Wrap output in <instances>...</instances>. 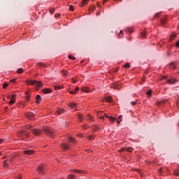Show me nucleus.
<instances>
[{
  "label": "nucleus",
  "mask_w": 179,
  "mask_h": 179,
  "mask_svg": "<svg viewBox=\"0 0 179 179\" xmlns=\"http://www.w3.org/2000/svg\"><path fill=\"white\" fill-rule=\"evenodd\" d=\"M27 83L28 85H31L32 86L36 85V87H41V86H43V83H41V81L36 82V80H28Z\"/></svg>",
  "instance_id": "f257e3e1"
},
{
  "label": "nucleus",
  "mask_w": 179,
  "mask_h": 179,
  "mask_svg": "<svg viewBox=\"0 0 179 179\" xmlns=\"http://www.w3.org/2000/svg\"><path fill=\"white\" fill-rule=\"evenodd\" d=\"M27 128L28 129H30L31 131H32L35 136H40V135H41V130L37 129H30V128H33V126L31 125H29Z\"/></svg>",
  "instance_id": "f03ea898"
},
{
  "label": "nucleus",
  "mask_w": 179,
  "mask_h": 179,
  "mask_svg": "<svg viewBox=\"0 0 179 179\" xmlns=\"http://www.w3.org/2000/svg\"><path fill=\"white\" fill-rule=\"evenodd\" d=\"M43 131L46 134V135H48V136H50L52 138H54V136H55V134H54V131H52L50 128H45Z\"/></svg>",
  "instance_id": "7ed1b4c3"
},
{
  "label": "nucleus",
  "mask_w": 179,
  "mask_h": 179,
  "mask_svg": "<svg viewBox=\"0 0 179 179\" xmlns=\"http://www.w3.org/2000/svg\"><path fill=\"white\" fill-rule=\"evenodd\" d=\"M61 148L63 150H69V149H71V145L66 144V143H62L61 144Z\"/></svg>",
  "instance_id": "20e7f679"
},
{
  "label": "nucleus",
  "mask_w": 179,
  "mask_h": 179,
  "mask_svg": "<svg viewBox=\"0 0 179 179\" xmlns=\"http://www.w3.org/2000/svg\"><path fill=\"white\" fill-rule=\"evenodd\" d=\"M132 150H134V149L131 147L129 148H122L120 149V150H119V152H132Z\"/></svg>",
  "instance_id": "39448f33"
},
{
  "label": "nucleus",
  "mask_w": 179,
  "mask_h": 179,
  "mask_svg": "<svg viewBox=\"0 0 179 179\" xmlns=\"http://www.w3.org/2000/svg\"><path fill=\"white\" fill-rule=\"evenodd\" d=\"M37 171L39 174H44V166L43 165H40L37 169Z\"/></svg>",
  "instance_id": "423d86ee"
},
{
  "label": "nucleus",
  "mask_w": 179,
  "mask_h": 179,
  "mask_svg": "<svg viewBox=\"0 0 179 179\" xmlns=\"http://www.w3.org/2000/svg\"><path fill=\"white\" fill-rule=\"evenodd\" d=\"M68 141L69 143H71V145H75L76 143V140H75V138L69 136L68 137Z\"/></svg>",
  "instance_id": "0eeeda50"
},
{
  "label": "nucleus",
  "mask_w": 179,
  "mask_h": 179,
  "mask_svg": "<svg viewBox=\"0 0 179 179\" xmlns=\"http://www.w3.org/2000/svg\"><path fill=\"white\" fill-rule=\"evenodd\" d=\"M69 106L72 108V110H76V108H78V104L75 103H70L69 104Z\"/></svg>",
  "instance_id": "6e6552de"
},
{
  "label": "nucleus",
  "mask_w": 179,
  "mask_h": 179,
  "mask_svg": "<svg viewBox=\"0 0 179 179\" xmlns=\"http://www.w3.org/2000/svg\"><path fill=\"white\" fill-rule=\"evenodd\" d=\"M78 92H79V87H76L75 89V91H72L71 90H69V92L71 94H76V93H78Z\"/></svg>",
  "instance_id": "1a4fd4ad"
},
{
  "label": "nucleus",
  "mask_w": 179,
  "mask_h": 179,
  "mask_svg": "<svg viewBox=\"0 0 179 179\" xmlns=\"http://www.w3.org/2000/svg\"><path fill=\"white\" fill-rule=\"evenodd\" d=\"M18 136H27V137H29L30 136V134H26V132L24 131H21L18 134Z\"/></svg>",
  "instance_id": "9d476101"
},
{
  "label": "nucleus",
  "mask_w": 179,
  "mask_h": 179,
  "mask_svg": "<svg viewBox=\"0 0 179 179\" xmlns=\"http://www.w3.org/2000/svg\"><path fill=\"white\" fill-rule=\"evenodd\" d=\"M52 92V90H51V89L50 88H45L43 90V93H44L45 94H48L49 93H51Z\"/></svg>",
  "instance_id": "9b49d317"
},
{
  "label": "nucleus",
  "mask_w": 179,
  "mask_h": 179,
  "mask_svg": "<svg viewBox=\"0 0 179 179\" xmlns=\"http://www.w3.org/2000/svg\"><path fill=\"white\" fill-rule=\"evenodd\" d=\"M34 117V113L31 112H29L27 113V118H29V120H31Z\"/></svg>",
  "instance_id": "f8f14e48"
},
{
  "label": "nucleus",
  "mask_w": 179,
  "mask_h": 179,
  "mask_svg": "<svg viewBox=\"0 0 179 179\" xmlns=\"http://www.w3.org/2000/svg\"><path fill=\"white\" fill-rule=\"evenodd\" d=\"M166 82L169 83V85H173V83H176V80L174 78H167Z\"/></svg>",
  "instance_id": "ddd939ff"
},
{
  "label": "nucleus",
  "mask_w": 179,
  "mask_h": 179,
  "mask_svg": "<svg viewBox=\"0 0 179 179\" xmlns=\"http://www.w3.org/2000/svg\"><path fill=\"white\" fill-rule=\"evenodd\" d=\"M166 103H167V100L158 101L157 102V106H163V104H164Z\"/></svg>",
  "instance_id": "4468645a"
},
{
  "label": "nucleus",
  "mask_w": 179,
  "mask_h": 179,
  "mask_svg": "<svg viewBox=\"0 0 179 179\" xmlns=\"http://www.w3.org/2000/svg\"><path fill=\"white\" fill-rule=\"evenodd\" d=\"M24 153L25 155H34V150H27L24 151Z\"/></svg>",
  "instance_id": "2eb2a0df"
},
{
  "label": "nucleus",
  "mask_w": 179,
  "mask_h": 179,
  "mask_svg": "<svg viewBox=\"0 0 179 179\" xmlns=\"http://www.w3.org/2000/svg\"><path fill=\"white\" fill-rule=\"evenodd\" d=\"M81 92H84L85 93H89V92H90V90H89V88H87L86 87H81Z\"/></svg>",
  "instance_id": "dca6fc26"
},
{
  "label": "nucleus",
  "mask_w": 179,
  "mask_h": 179,
  "mask_svg": "<svg viewBox=\"0 0 179 179\" xmlns=\"http://www.w3.org/2000/svg\"><path fill=\"white\" fill-rule=\"evenodd\" d=\"M36 100L37 104H40V101H41V96L36 95Z\"/></svg>",
  "instance_id": "f3484780"
},
{
  "label": "nucleus",
  "mask_w": 179,
  "mask_h": 179,
  "mask_svg": "<svg viewBox=\"0 0 179 179\" xmlns=\"http://www.w3.org/2000/svg\"><path fill=\"white\" fill-rule=\"evenodd\" d=\"M15 101H16V99H10V101H9L8 104L10 106H13L15 104Z\"/></svg>",
  "instance_id": "a211bd4d"
},
{
  "label": "nucleus",
  "mask_w": 179,
  "mask_h": 179,
  "mask_svg": "<svg viewBox=\"0 0 179 179\" xmlns=\"http://www.w3.org/2000/svg\"><path fill=\"white\" fill-rule=\"evenodd\" d=\"M57 113H58L59 114H64V113H65V110H64L63 108H59L57 109Z\"/></svg>",
  "instance_id": "6ab92c4d"
},
{
  "label": "nucleus",
  "mask_w": 179,
  "mask_h": 179,
  "mask_svg": "<svg viewBox=\"0 0 179 179\" xmlns=\"http://www.w3.org/2000/svg\"><path fill=\"white\" fill-rule=\"evenodd\" d=\"M90 0H83V2L81 3V6L83 7L85 5H87V3L89 2Z\"/></svg>",
  "instance_id": "aec40b11"
},
{
  "label": "nucleus",
  "mask_w": 179,
  "mask_h": 179,
  "mask_svg": "<svg viewBox=\"0 0 179 179\" xmlns=\"http://www.w3.org/2000/svg\"><path fill=\"white\" fill-rule=\"evenodd\" d=\"M107 103H112L113 101V99L110 98V96H107L106 99H105Z\"/></svg>",
  "instance_id": "412c9836"
},
{
  "label": "nucleus",
  "mask_w": 179,
  "mask_h": 179,
  "mask_svg": "<svg viewBox=\"0 0 179 179\" xmlns=\"http://www.w3.org/2000/svg\"><path fill=\"white\" fill-rule=\"evenodd\" d=\"M109 120L112 122V124L115 122V121H117V119L115 117H109Z\"/></svg>",
  "instance_id": "4be33fe9"
},
{
  "label": "nucleus",
  "mask_w": 179,
  "mask_h": 179,
  "mask_svg": "<svg viewBox=\"0 0 179 179\" xmlns=\"http://www.w3.org/2000/svg\"><path fill=\"white\" fill-rule=\"evenodd\" d=\"M176 37H177V34H171V37H170V41H171V40H174L176 38Z\"/></svg>",
  "instance_id": "5701e85b"
},
{
  "label": "nucleus",
  "mask_w": 179,
  "mask_h": 179,
  "mask_svg": "<svg viewBox=\"0 0 179 179\" xmlns=\"http://www.w3.org/2000/svg\"><path fill=\"white\" fill-rule=\"evenodd\" d=\"M141 38H146V31L142 32V34H141Z\"/></svg>",
  "instance_id": "b1692460"
},
{
  "label": "nucleus",
  "mask_w": 179,
  "mask_h": 179,
  "mask_svg": "<svg viewBox=\"0 0 179 179\" xmlns=\"http://www.w3.org/2000/svg\"><path fill=\"white\" fill-rule=\"evenodd\" d=\"M73 173H78L79 174H82V173H83V171L73 169Z\"/></svg>",
  "instance_id": "393cba45"
},
{
  "label": "nucleus",
  "mask_w": 179,
  "mask_h": 179,
  "mask_svg": "<svg viewBox=\"0 0 179 179\" xmlns=\"http://www.w3.org/2000/svg\"><path fill=\"white\" fill-rule=\"evenodd\" d=\"M170 66L171 69H176V64L174 63H171Z\"/></svg>",
  "instance_id": "a878e982"
},
{
  "label": "nucleus",
  "mask_w": 179,
  "mask_h": 179,
  "mask_svg": "<svg viewBox=\"0 0 179 179\" xmlns=\"http://www.w3.org/2000/svg\"><path fill=\"white\" fill-rule=\"evenodd\" d=\"M17 73H23V69L20 68L17 71Z\"/></svg>",
  "instance_id": "bb28decb"
},
{
  "label": "nucleus",
  "mask_w": 179,
  "mask_h": 179,
  "mask_svg": "<svg viewBox=\"0 0 179 179\" xmlns=\"http://www.w3.org/2000/svg\"><path fill=\"white\" fill-rule=\"evenodd\" d=\"M62 75H64V76H66L68 75V71L64 70L62 71Z\"/></svg>",
  "instance_id": "cd10ccee"
},
{
  "label": "nucleus",
  "mask_w": 179,
  "mask_h": 179,
  "mask_svg": "<svg viewBox=\"0 0 179 179\" xmlns=\"http://www.w3.org/2000/svg\"><path fill=\"white\" fill-rule=\"evenodd\" d=\"M9 86V83H4L3 85V89H6V87H8Z\"/></svg>",
  "instance_id": "c85d7f7f"
},
{
  "label": "nucleus",
  "mask_w": 179,
  "mask_h": 179,
  "mask_svg": "<svg viewBox=\"0 0 179 179\" xmlns=\"http://www.w3.org/2000/svg\"><path fill=\"white\" fill-rule=\"evenodd\" d=\"M69 59H73V61H75V59H76V58L71 55H69Z\"/></svg>",
  "instance_id": "c756f323"
},
{
  "label": "nucleus",
  "mask_w": 179,
  "mask_h": 179,
  "mask_svg": "<svg viewBox=\"0 0 179 179\" xmlns=\"http://www.w3.org/2000/svg\"><path fill=\"white\" fill-rule=\"evenodd\" d=\"M88 139H90V141H93V139H94V136H93V135L89 136Z\"/></svg>",
  "instance_id": "7c9ffc66"
},
{
  "label": "nucleus",
  "mask_w": 179,
  "mask_h": 179,
  "mask_svg": "<svg viewBox=\"0 0 179 179\" xmlns=\"http://www.w3.org/2000/svg\"><path fill=\"white\" fill-rule=\"evenodd\" d=\"M78 120H80V121H82V118H83V115H82V114L78 115Z\"/></svg>",
  "instance_id": "2f4dec72"
},
{
  "label": "nucleus",
  "mask_w": 179,
  "mask_h": 179,
  "mask_svg": "<svg viewBox=\"0 0 179 179\" xmlns=\"http://www.w3.org/2000/svg\"><path fill=\"white\" fill-rule=\"evenodd\" d=\"M92 129H93V131H99V127L94 126V127H92Z\"/></svg>",
  "instance_id": "473e14b6"
},
{
  "label": "nucleus",
  "mask_w": 179,
  "mask_h": 179,
  "mask_svg": "<svg viewBox=\"0 0 179 179\" xmlns=\"http://www.w3.org/2000/svg\"><path fill=\"white\" fill-rule=\"evenodd\" d=\"M68 179H75V176L72 174L69 175Z\"/></svg>",
  "instance_id": "72a5a7b5"
},
{
  "label": "nucleus",
  "mask_w": 179,
  "mask_h": 179,
  "mask_svg": "<svg viewBox=\"0 0 179 179\" xmlns=\"http://www.w3.org/2000/svg\"><path fill=\"white\" fill-rule=\"evenodd\" d=\"M174 174H175V176H176L177 177H178V176H179V170L175 171H174Z\"/></svg>",
  "instance_id": "f704fd0d"
},
{
  "label": "nucleus",
  "mask_w": 179,
  "mask_h": 179,
  "mask_svg": "<svg viewBox=\"0 0 179 179\" xmlns=\"http://www.w3.org/2000/svg\"><path fill=\"white\" fill-rule=\"evenodd\" d=\"M61 90V87L58 85L55 86V90Z\"/></svg>",
  "instance_id": "c9c22d12"
},
{
  "label": "nucleus",
  "mask_w": 179,
  "mask_h": 179,
  "mask_svg": "<svg viewBox=\"0 0 179 179\" xmlns=\"http://www.w3.org/2000/svg\"><path fill=\"white\" fill-rule=\"evenodd\" d=\"M161 23H162V26H164V24H166V20H161Z\"/></svg>",
  "instance_id": "e433bc0d"
},
{
  "label": "nucleus",
  "mask_w": 179,
  "mask_h": 179,
  "mask_svg": "<svg viewBox=\"0 0 179 179\" xmlns=\"http://www.w3.org/2000/svg\"><path fill=\"white\" fill-rule=\"evenodd\" d=\"M69 10H71V12H73L74 9H73V6H69Z\"/></svg>",
  "instance_id": "4c0bfd02"
},
{
  "label": "nucleus",
  "mask_w": 179,
  "mask_h": 179,
  "mask_svg": "<svg viewBox=\"0 0 179 179\" xmlns=\"http://www.w3.org/2000/svg\"><path fill=\"white\" fill-rule=\"evenodd\" d=\"M130 65L129 63H127L126 64L124 65V68H129Z\"/></svg>",
  "instance_id": "58836bf2"
},
{
  "label": "nucleus",
  "mask_w": 179,
  "mask_h": 179,
  "mask_svg": "<svg viewBox=\"0 0 179 179\" xmlns=\"http://www.w3.org/2000/svg\"><path fill=\"white\" fill-rule=\"evenodd\" d=\"M3 167H8V161H4Z\"/></svg>",
  "instance_id": "ea45409f"
},
{
  "label": "nucleus",
  "mask_w": 179,
  "mask_h": 179,
  "mask_svg": "<svg viewBox=\"0 0 179 179\" xmlns=\"http://www.w3.org/2000/svg\"><path fill=\"white\" fill-rule=\"evenodd\" d=\"M146 94H148V96H152V91L149 90L148 92H147Z\"/></svg>",
  "instance_id": "a19ab883"
},
{
  "label": "nucleus",
  "mask_w": 179,
  "mask_h": 179,
  "mask_svg": "<svg viewBox=\"0 0 179 179\" xmlns=\"http://www.w3.org/2000/svg\"><path fill=\"white\" fill-rule=\"evenodd\" d=\"M25 100H26L27 101H29V100H30V96H29V95H27V97H26V99H25Z\"/></svg>",
  "instance_id": "79ce46f5"
},
{
  "label": "nucleus",
  "mask_w": 179,
  "mask_h": 179,
  "mask_svg": "<svg viewBox=\"0 0 179 179\" xmlns=\"http://www.w3.org/2000/svg\"><path fill=\"white\" fill-rule=\"evenodd\" d=\"M55 12V9L52 8V9H50V13H54Z\"/></svg>",
  "instance_id": "37998d69"
},
{
  "label": "nucleus",
  "mask_w": 179,
  "mask_h": 179,
  "mask_svg": "<svg viewBox=\"0 0 179 179\" xmlns=\"http://www.w3.org/2000/svg\"><path fill=\"white\" fill-rule=\"evenodd\" d=\"M10 83H12V82H13V83L16 82V78H14V79L10 80Z\"/></svg>",
  "instance_id": "c03bdc74"
},
{
  "label": "nucleus",
  "mask_w": 179,
  "mask_h": 179,
  "mask_svg": "<svg viewBox=\"0 0 179 179\" xmlns=\"http://www.w3.org/2000/svg\"><path fill=\"white\" fill-rule=\"evenodd\" d=\"M131 106H135L136 104V102L135 101H131Z\"/></svg>",
  "instance_id": "a18cd8bd"
},
{
  "label": "nucleus",
  "mask_w": 179,
  "mask_h": 179,
  "mask_svg": "<svg viewBox=\"0 0 179 179\" xmlns=\"http://www.w3.org/2000/svg\"><path fill=\"white\" fill-rule=\"evenodd\" d=\"M11 99H16V94H13Z\"/></svg>",
  "instance_id": "49530a36"
},
{
  "label": "nucleus",
  "mask_w": 179,
  "mask_h": 179,
  "mask_svg": "<svg viewBox=\"0 0 179 179\" xmlns=\"http://www.w3.org/2000/svg\"><path fill=\"white\" fill-rule=\"evenodd\" d=\"M118 120L119 121H121V120H122V115H120Z\"/></svg>",
  "instance_id": "de8ad7c7"
},
{
  "label": "nucleus",
  "mask_w": 179,
  "mask_h": 179,
  "mask_svg": "<svg viewBox=\"0 0 179 179\" xmlns=\"http://www.w3.org/2000/svg\"><path fill=\"white\" fill-rule=\"evenodd\" d=\"M122 36V31H120V34H119V37H121Z\"/></svg>",
  "instance_id": "09e8293b"
},
{
  "label": "nucleus",
  "mask_w": 179,
  "mask_h": 179,
  "mask_svg": "<svg viewBox=\"0 0 179 179\" xmlns=\"http://www.w3.org/2000/svg\"><path fill=\"white\" fill-rule=\"evenodd\" d=\"M104 117H106V118H110V116L107 115V114H104Z\"/></svg>",
  "instance_id": "8fccbe9b"
},
{
  "label": "nucleus",
  "mask_w": 179,
  "mask_h": 179,
  "mask_svg": "<svg viewBox=\"0 0 179 179\" xmlns=\"http://www.w3.org/2000/svg\"><path fill=\"white\" fill-rule=\"evenodd\" d=\"M100 120H104V116L103 115H101L99 117Z\"/></svg>",
  "instance_id": "3c124183"
},
{
  "label": "nucleus",
  "mask_w": 179,
  "mask_h": 179,
  "mask_svg": "<svg viewBox=\"0 0 179 179\" xmlns=\"http://www.w3.org/2000/svg\"><path fill=\"white\" fill-rule=\"evenodd\" d=\"M94 10H96V7L94 6L92 8V11L94 12Z\"/></svg>",
  "instance_id": "603ef678"
},
{
  "label": "nucleus",
  "mask_w": 179,
  "mask_h": 179,
  "mask_svg": "<svg viewBox=\"0 0 179 179\" xmlns=\"http://www.w3.org/2000/svg\"><path fill=\"white\" fill-rule=\"evenodd\" d=\"M103 113V111H99L98 112V115H101V113Z\"/></svg>",
  "instance_id": "864d4df0"
},
{
  "label": "nucleus",
  "mask_w": 179,
  "mask_h": 179,
  "mask_svg": "<svg viewBox=\"0 0 179 179\" xmlns=\"http://www.w3.org/2000/svg\"><path fill=\"white\" fill-rule=\"evenodd\" d=\"M121 121H122V120H117V124H120Z\"/></svg>",
  "instance_id": "5fc2aeb1"
},
{
  "label": "nucleus",
  "mask_w": 179,
  "mask_h": 179,
  "mask_svg": "<svg viewBox=\"0 0 179 179\" xmlns=\"http://www.w3.org/2000/svg\"><path fill=\"white\" fill-rule=\"evenodd\" d=\"M38 65H41V66H44V64H43V63H39Z\"/></svg>",
  "instance_id": "6e6d98bb"
},
{
  "label": "nucleus",
  "mask_w": 179,
  "mask_h": 179,
  "mask_svg": "<svg viewBox=\"0 0 179 179\" xmlns=\"http://www.w3.org/2000/svg\"><path fill=\"white\" fill-rule=\"evenodd\" d=\"M89 117H90V120H93V117H92L90 115H89Z\"/></svg>",
  "instance_id": "4d7b16f0"
},
{
  "label": "nucleus",
  "mask_w": 179,
  "mask_h": 179,
  "mask_svg": "<svg viewBox=\"0 0 179 179\" xmlns=\"http://www.w3.org/2000/svg\"><path fill=\"white\" fill-rule=\"evenodd\" d=\"M107 1H108V0H103V3H104L105 2H107Z\"/></svg>",
  "instance_id": "13d9d810"
},
{
  "label": "nucleus",
  "mask_w": 179,
  "mask_h": 179,
  "mask_svg": "<svg viewBox=\"0 0 179 179\" xmlns=\"http://www.w3.org/2000/svg\"><path fill=\"white\" fill-rule=\"evenodd\" d=\"M97 6H100V3H96Z\"/></svg>",
  "instance_id": "bf43d9fd"
},
{
  "label": "nucleus",
  "mask_w": 179,
  "mask_h": 179,
  "mask_svg": "<svg viewBox=\"0 0 179 179\" xmlns=\"http://www.w3.org/2000/svg\"><path fill=\"white\" fill-rule=\"evenodd\" d=\"M115 89H120V87L115 86Z\"/></svg>",
  "instance_id": "052dcab7"
},
{
  "label": "nucleus",
  "mask_w": 179,
  "mask_h": 179,
  "mask_svg": "<svg viewBox=\"0 0 179 179\" xmlns=\"http://www.w3.org/2000/svg\"><path fill=\"white\" fill-rule=\"evenodd\" d=\"M155 16H157V17L159 16V13H157L156 15H155Z\"/></svg>",
  "instance_id": "680f3d73"
},
{
  "label": "nucleus",
  "mask_w": 179,
  "mask_h": 179,
  "mask_svg": "<svg viewBox=\"0 0 179 179\" xmlns=\"http://www.w3.org/2000/svg\"><path fill=\"white\" fill-rule=\"evenodd\" d=\"M73 83H76V80H73Z\"/></svg>",
  "instance_id": "e2e57ef3"
},
{
  "label": "nucleus",
  "mask_w": 179,
  "mask_h": 179,
  "mask_svg": "<svg viewBox=\"0 0 179 179\" xmlns=\"http://www.w3.org/2000/svg\"><path fill=\"white\" fill-rule=\"evenodd\" d=\"M78 136H80V137H82L83 136V135L82 134H78Z\"/></svg>",
  "instance_id": "0e129e2a"
},
{
  "label": "nucleus",
  "mask_w": 179,
  "mask_h": 179,
  "mask_svg": "<svg viewBox=\"0 0 179 179\" xmlns=\"http://www.w3.org/2000/svg\"><path fill=\"white\" fill-rule=\"evenodd\" d=\"M159 173H162V169H159Z\"/></svg>",
  "instance_id": "69168bd1"
},
{
  "label": "nucleus",
  "mask_w": 179,
  "mask_h": 179,
  "mask_svg": "<svg viewBox=\"0 0 179 179\" xmlns=\"http://www.w3.org/2000/svg\"><path fill=\"white\" fill-rule=\"evenodd\" d=\"M1 143H2V142H3V139H1Z\"/></svg>",
  "instance_id": "338daca9"
},
{
  "label": "nucleus",
  "mask_w": 179,
  "mask_h": 179,
  "mask_svg": "<svg viewBox=\"0 0 179 179\" xmlns=\"http://www.w3.org/2000/svg\"><path fill=\"white\" fill-rule=\"evenodd\" d=\"M115 1H121V0H115Z\"/></svg>",
  "instance_id": "774afa93"
}]
</instances>
